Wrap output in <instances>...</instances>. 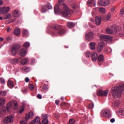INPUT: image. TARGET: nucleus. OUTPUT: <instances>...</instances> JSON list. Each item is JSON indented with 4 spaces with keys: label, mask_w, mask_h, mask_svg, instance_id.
Wrapping results in <instances>:
<instances>
[{
    "label": "nucleus",
    "mask_w": 124,
    "mask_h": 124,
    "mask_svg": "<svg viewBox=\"0 0 124 124\" xmlns=\"http://www.w3.org/2000/svg\"><path fill=\"white\" fill-rule=\"evenodd\" d=\"M3 38H2V37H0V41L1 42H2V41H3Z\"/></svg>",
    "instance_id": "338daca9"
},
{
    "label": "nucleus",
    "mask_w": 124,
    "mask_h": 124,
    "mask_svg": "<svg viewBox=\"0 0 124 124\" xmlns=\"http://www.w3.org/2000/svg\"><path fill=\"white\" fill-rule=\"evenodd\" d=\"M21 16V13L18 10H15L14 12V17L16 18H19Z\"/></svg>",
    "instance_id": "a211bd4d"
},
{
    "label": "nucleus",
    "mask_w": 124,
    "mask_h": 124,
    "mask_svg": "<svg viewBox=\"0 0 124 124\" xmlns=\"http://www.w3.org/2000/svg\"><path fill=\"white\" fill-rule=\"evenodd\" d=\"M20 49V45L19 44H16L11 49V54L12 56H15L17 53V51L18 49Z\"/></svg>",
    "instance_id": "39448f33"
},
{
    "label": "nucleus",
    "mask_w": 124,
    "mask_h": 124,
    "mask_svg": "<svg viewBox=\"0 0 124 124\" xmlns=\"http://www.w3.org/2000/svg\"><path fill=\"white\" fill-rule=\"evenodd\" d=\"M67 27H68L69 29H72V28H74V27H75V23L71 22H68L67 23Z\"/></svg>",
    "instance_id": "aec40b11"
},
{
    "label": "nucleus",
    "mask_w": 124,
    "mask_h": 124,
    "mask_svg": "<svg viewBox=\"0 0 124 124\" xmlns=\"http://www.w3.org/2000/svg\"><path fill=\"white\" fill-rule=\"evenodd\" d=\"M110 121V123H115V119L114 118L111 119Z\"/></svg>",
    "instance_id": "052dcab7"
},
{
    "label": "nucleus",
    "mask_w": 124,
    "mask_h": 124,
    "mask_svg": "<svg viewBox=\"0 0 124 124\" xmlns=\"http://www.w3.org/2000/svg\"><path fill=\"white\" fill-rule=\"evenodd\" d=\"M69 123L70 124H73L75 123V120L74 119H70Z\"/></svg>",
    "instance_id": "09e8293b"
},
{
    "label": "nucleus",
    "mask_w": 124,
    "mask_h": 124,
    "mask_svg": "<svg viewBox=\"0 0 124 124\" xmlns=\"http://www.w3.org/2000/svg\"><path fill=\"white\" fill-rule=\"evenodd\" d=\"M34 62H35V60H34V59H33L31 60V63H34Z\"/></svg>",
    "instance_id": "774afa93"
},
{
    "label": "nucleus",
    "mask_w": 124,
    "mask_h": 124,
    "mask_svg": "<svg viewBox=\"0 0 124 124\" xmlns=\"http://www.w3.org/2000/svg\"><path fill=\"white\" fill-rule=\"evenodd\" d=\"M101 115L102 117H105L107 119H110L112 117L111 111L109 108H105L103 109L101 112Z\"/></svg>",
    "instance_id": "7ed1b4c3"
},
{
    "label": "nucleus",
    "mask_w": 124,
    "mask_h": 124,
    "mask_svg": "<svg viewBox=\"0 0 124 124\" xmlns=\"http://www.w3.org/2000/svg\"><path fill=\"white\" fill-rule=\"evenodd\" d=\"M12 107V104H11V103H8L6 106V109H7V112H8L9 113H10V112H11V110Z\"/></svg>",
    "instance_id": "412c9836"
},
{
    "label": "nucleus",
    "mask_w": 124,
    "mask_h": 124,
    "mask_svg": "<svg viewBox=\"0 0 124 124\" xmlns=\"http://www.w3.org/2000/svg\"><path fill=\"white\" fill-rule=\"evenodd\" d=\"M48 85L45 84L43 87V91H47V90H48Z\"/></svg>",
    "instance_id": "37998d69"
},
{
    "label": "nucleus",
    "mask_w": 124,
    "mask_h": 124,
    "mask_svg": "<svg viewBox=\"0 0 124 124\" xmlns=\"http://www.w3.org/2000/svg\"><path fill=\"white\" fill-rule=\"evenodd\" d=\"M10 18H11V15L8 14V15L5 16V17L4 18V19L5 20H8V19H10Z\"/></svg>",
    "instance_id": "58836bf2"
},
{
    "label": "nucleus",
    "mask_w": 124,
    "mask_h": 124,
    "mask_svg": "<svg viewBox=\"0 0 124 124\" xmlns=\"http://www.w3.org/2000/svg\"><path fill=\"white\" fill-rule=\"evenodd\" d=\"M37 97H38V98H39V99H41V98H42V96H41L40 94H38L37 95Z\"/></svg>",
    "instance_id": "4d7b16f0"
},
{
    "label": "nucleus",
    "mask_w": 124,
    "mask_h": 124,
    "mask_svg": "<svg viewBox=\"0 0 124 124\" xmlns=\"http://www.w3.org/2000/svg\"><path fill=\"white\" fill-rule=\"evenodd\" d=\"M0 94L2 95V96H6L7 95V92L6 91H1L0 92Z\"/></svg>",
    "instance_id": "72a5a7b5"
},
{
    "label": "nucleus",
    "mask_w": 124,
    "mask_h": 124,
    "mask_svg": "<svg viewBox=\"0 0 124 124\" xmlns=\"http://www.w3.org/2000/svg\"><path fill=\"white\" fill-rule=\"evenodd\" d=\"M4 122H5L6 124H9L14 122V116L13 115H9L7 116L4 119Z\"/></svg>",
    "instance_id": "1a4fd4ad"
},
{
    "label": "nucleus",
    "mask_w": 124,
    "mask_h": 124,
    "mask_svg": "<svg viewBox=\"0 0 124 124\" xmlns=\"http://www.w3.org/2000/svg\"><path fill=\"white\" fill-rule=\"evenodd\" d=\"M27 54V49H26V48H22L19 51V56H20L21 57H25Z\"/></svg>",
    "instance_id": "ddd939ff"
},
{
    "label": "nucleus",
    "mask_w": 124,
    "mask_h": 124,
    "mask_svg": "<svg viewBox=\"0 0 124 124\" xmlns=\"http://www.w3.org/2000/svg\"><path fill=\"white\" fill-rule=\"evenodd\" d=\"M100 39H101V40L107 41V42H112V41H113V38L107 35H100Z\"/></svg>",
    "instance_id": "20e7f679"
},
{
    "label": "nucleus",
    "mask_w": 124,
    "mask_h": 124,
    "mask_svg": "<svg viewBox=\"0 0 124 124\" xmlns=\"http://www.w3.org/2000/svg\"><path fill=\"white\" fill-rule=\"evenodd\" d=\"M49 117V115L48 114H42V119H43V121H44L45 120H48V118Z\"/></svg>",
    "instance_id": "c756f323"
},
{
    "label": "nucleus",
    "mask_w": 124,
    "mask_h": 124,
    "mask_svg": "<svg viewBox=\"0 0 124 124\" xmlns=\"http://www.w3.org/2000/svg\"><path fill=\"white\" fill-rule=\"evenodd\" d=\"M10 10V7H4L0 10V12L1 14H4V13H7Z\"/></svg>",
    "instance_id": "4468645a"
},
{
    "label": "nucleus",
    "mask_w": 124,
    "mask_h": 124,
    "mask_svg": "<svg viewBox=\"0 0 124 124\" xmlns=\"http://www.w3.org/2000/svg\"><path fill=\"white\" fill-rule=\"evenodd\" d=\"M63 0H59V4H61V3H62V1H63Z\"/></svg>",
    "instance_id": "69168bd1"
},
{
    "label": "nucleus",
    "mask_w": 124,
    "mask_h": 124,
    "mask_svg": "<svg viewBox=\"0 0 124 124\" xmlns=\"http://www.w3.org/2000/svg\"><path fill=\"white\" fill-rule=\"evenodd\" d=\"M10 62L11 63H12L13 64H17V63L18 62H19V60L17 58L13 59H11L9 60Z\"/></svg>",
    "instance_id": "4be33fe9"
},
{
    "label": "nucleus",
    "mask_w": 124,
    "mask_h": 124,
    "mask_svg": "<svg viewBox=\"0 0 124 124\" xmlns=\"http://www.w3.org/2000/svg\"><path fill=\"white\" fill-rule=\"evenodd\" d=\"M8 86L9 88H13V86H14V83H13V81L9 80L8 81Z\"/></svg>",
    "instance_id": "c85d7f7f"
},
{
    "label": "nucleus",
    "mask_w": 124,
    "mask_h": 124,
    "mask_svg": "<svg viewBox=\"0 0 124 124\" xmlns=\"http://www.w3.org/2000/svg\"><path fill=\"white\" fill-rule=\"evenodd\" d=\"M85 56L87 58H90V56H91V52L90 51H88L85 52Z\"/></svg>",
    "instance_id": "79ce46f5"
},
{
    "label": "nucleus",
    "mask_w": 124,
    "mask_h": 124,
    "mask_svg": "<svg viewBox=\"0 0 124 124\" xmlns=\"http://www.w3.org/2000/svg\"><path fill=\"white\" fill-rule=\"evenodd\" d=\"M116 10V8L115 7H112L111 9V12H114Z\"/></svg>",
    "instance_id": "6e6d98bb"
},
{
    "label": "nucleus",
    "mask_w": 124,
    "mask_h": 124,
    "mask_svg": "<svg viewBox=\"0 0 124 124\" xmlns=\"http://www.w3.org/2000/svg\"><path fill=\"white\" fill-rule=\"evenodd\" d=\"M54 13H61L63 17H67L70 14V10L67 7L65 3H62L61 6L56 5L54 7Z\"/></svg>",
    "instance_id": "f257e3e1"
},
{
    "label": "nucleus",
    "mask_w": 124,
    "mask_h": 124,
    "mask_svg": "<svg viewBox=\"0 0 124 124\" xmlns=\"http://www.w3.org/2000/svg\"><path fill=\"white\" fill-rule=\"evenodd\" d=\"M14 105L15 106L14 109L17 110V109H18V103H17V101H14Z\"/></svg>",
    "instance_id": "4c0bfd02"
},
{
    "label": "nucleus",
    "mask_w": 124,
    "mask_h": 124,
    "mask_svg": "<svg viewBox=\"0 0 124 124\" xmlns=\"http://www.w3.org/2000/svg\"><path fill=\"white\" fill-rule=\"evenodd\" d=\"M58 29L59 30L58 32V35H63L65 33V30L63 29V27L60 25L58 26Z\"/></svg>",
    "instance_id": "f8f14e48"
},
{
    "label": "nucleus",
    "mask_w": 124,
    "mask_h": 124,
    "mask_svg": "<svg viewBox=\"0 0 124 124\" xmlns=\"http://www.w3.org/2000/svg\"><path fill=\"white\" fill-rule=\"evenodd\" d=\"M99 11H100L102 13H105L106 12L105 9L104 8H100Z\"/></svg>",
    "instance_id": "49530a36"
},
{
    "label": "nucleus",
    "mask_w": 124,
    "mask_h": 124,
    "mask_svg": "<svg viewBox=\"0 0 124 124\" xmlns=\"http://www.w3.org/2000/svg\"><path fill=\"white\" fill-rule=\"evenodd\" d=\"M111 18H112V14L110 13H109L107 14V21H110V20L111 19Z\"/></svg>",
    "instance_id": "473e14b6"
},
{
    "label": "nucleus",
    "mask_w": 124,
    "mask_h": 124,
    "mask_svg": "<svg viewBox=\"0 0 124 124\" xmlns=\"http://www.w3.org/2000/svg\"><path fill=\"white\" fill-rule=\"evenodd\" d=\"M96 1L95 0H88L87 3L88 4H92V5H93V6H95Z\"/></svg>",
    "instance_id": "b1692460"
},
{
    "label": "nucleus",
    "mask_w": 124,
    "mask_h": 124,
    "mask_svg": "<svg viewBox=\"0 0 124 124\" xmlns=\"http://www.w3.org/2000/svg\"><path fill=\"white\" fill-rule=\"evenodd\" d=\"M5 102L6 101L5 99H4V98L0 97V107L3 106V105L5 104Z\"/></svg>",
    "instance_id": "a878e982"
},
{
    "label": "nucleus",
    "mask_w": 124,
    "mask_h": 124,
    "mask_svg": "<svg viewBox=\"0 0 124 124\" xmlns=\"http://www.w3.org/2000/svg\"><path fill=\"white\" fill-rule=\"evenodd\" d=\"M43 124H48V120H45L42 121Z\"/></svg>",
    "instance_id": "3c124183"
},
{
    "label": "nucleus",
    "mask_w": 124,
    "mask_h": 124,
    "mask_svg": "<svg viewBox=\"0 0 124 124\" xmlns=\"http://www.w3.org/2000/svg\"><path fill=\"white\" fill-rule=\"evenodd\" d=\"M14 33L15 34V35H19V34L21 33V31H20L19 29L16 28L14 31Z\"/></svg>",
    "instance_id": "393cba45"
},
{
    "label": "nucleus",
    "mask_w": 124,
    "mask_h": 124,
    "mask_svg": "<svg viewBox=\"0 0 124 124\" xmlns=\"http://www.w3.org/2000/svg\"><path fill=\"white\" fill-rule=\"evenodd\" d=\"M95 23L98 25L101 24V18L100 17L97 16L95 17Z\"/></svg>",
    "instance_id": "5701e85b"
},
{
    "label": "nucleus",
    "mask_w": 124,
    "mask_h": 124,
    "mask_svg": "<svg viewBox=\"0 0 124 124\" xmlns=\"http://www.w3.org/2000/svg\"><path fill=\"white\" fill-rule=\"evenodd\" d=\"M48 9H53V7H52V5L50 3H48L46 6H44L42 7L41 10L42 13H45Z\"/></svg>",
    "instance_id": "6e6552de"
},
{
    "label": "nucleus",
    "mask_w": 124,
    "mask_h": 124,
    "mask_svg": "<svg viewBox=\"0 0 124 124\" xmlns=\"http://www.w3.org/2000/svg\"><path fill=\"white\" fill-rule=\"evenodd\" d=\"M98 62H103L104 61V57L102 55H100L98 58Z\"/></svg>",
    "instance_id": "2f4dec72"
},
{
    "label": "nucleus",
    "mask_w": 124,
    "mask_h": 124,
    "mask_svg": "<svg viewBox=\"0 0 124 124\" xmlns=\"http://www.w3.org/2000/svg\"><path fill=\"white\" fill-rule=\"evenodd\" d=\"M94 106L93 104H90L88 106V108H89V109H93V108Z\"/></svg>",
    "instance_id": "8fccbe9b"
},
{
    "label": "nucleus",
    "mask_w": 124,
    "mask_h": 124,
    "mask_svg": "<svg viewBox=\"0 0 124 124\" xmlns=\"http://www.w3.org/2000/svg\"><path fill=\"white\" fill-rule=\"evenodd\" d=\"M55 103L56 104V105H59V104H60V101H59V100H56L55 101Z\"/></svg>",
    "instance_id": "13d9d810"
},
{
    "label": "nucleus",
    "mask_w": 124,
    "mask_h": 124,
    "mask_svg": "<svg viewBox=\"0 0 124 124\" xmlns=\"http://www.w3.org/2000/svg\"><path fill=\"white\" fill-rule=\"evenodd\" d=\"M35 124H39L40 123V118L39 117H36L33 121Z\"/></svg>",
    "instance_id": "7c9ffc66"
},
{
    "label": "nucleus",
    "mask_w": 124,
    "mask_h": 124,
    "mask_svg": "<svg viewBox=\"0 0 124 124\" xmlns=\"http://www.w3.org/2000/svg\"><path fill=\"white\" fill-rule=\"evenodd\" d=\"M11 31V29L10 28V27H8V29H7V32H9V31Z\"/></svg>",
    "instance_id": "680f3d73"
},
{
    "label": "nucleus",
    "mask_w": 124,
    "mask_h": 124,
    "mask_svg": "<svg viewBox=\"0 0 124 124\" xmlns=\"http://www.w3.org/2000/svg\"><path fill=\"white\" fill-rule=\"evenodd\" d=\"M104 47V43L100 42L99 43L98 47H97V51L99 52H100L102 50H103V47Z\"/></svg>",
    "instance_id": "dca6fc26"
},
{
    "label": "nucleus",
    "mask_w": 124,
    "mask_h": 124,
    "mask_svg": "<svg viewBox=\"0 0 124 124\" xmlns=\"http://www.w3.org/2000/svg\"><path fill=\"white\" fill-rule=\"evenodd\" d=\"M34 116V114H33V112H29L28 115H27L26 117H28L29 118H32Z\"/></svg>",
    "instance_id": "ea45409f"
},
{
    "label": "nucleus",
    "mask_w": 124,
    "mask_h": 124,
    "mask_svg": "<svg viewBox=\"0 0 124 124\" xmlns=\"http://www.w3.org/2000/svg\"><path fill=\"white\" fill-rule=\"evenodd\" d=\"M120 105V101L118 100L115 101L113 104V106H114V108H117Z\"/></svg>",
    "instance_id": "cd10ccee"
},
{
    "label": "nucleus",
    "mask_w": 124,
    "mask_h": 124,
    "mask_svg": "<svg viewBox=\"0 0 124 124\" xmlns=\"http://www.w3.org/2000/svg\"><path fill=\"white\" fill-rule=\"evenodd\" d=\"M22 70L23 71H28V70H29V68L27 67H23Z\"/></svg>",
    "instance_id": "603ef678"
},
{
    "label": "nucleus",
    "mask_w": 124,
    "mask_h": 124,
    "mask_svg": "<svg viewBox=\"0 0 124 124\" xmlns=\"http://www.w3.org/2000/svg\"><path fill=\"white\" fill-rule=\"evenodd\" d=\"M25 81L26 83H29V82H30V78H25Z\"/></svg>",
    "instance_id": "864d4df0"
},
{
    "label": "nucleus",
    "mask_w": 124,
    "mask_h": 124,
    "mask_svg": "<svg viewBox=\"0 0 124 124\" xmlns=\"http://www.w3.org/2000/svg\"><path fill=\"white\" fill-rule=\"evenodd\" d=\"M91 50H94L95 49V43L91 42L89 44Z\"/></svg>",
    "instance_id": "bb28decb"
},
{
    "label": "nucleus",
    "mask_w": 124,
    "mask_h": 124,
    "mask_svg": "<svg viewBox=\"0 0 124 124\" xmlns=\"http://www.w3.org/2000/svg\"><path fill=\"white\" fill-rule=\"evenodd\" d=\"M117 30H118V27H111L108 28L106 29V31L108 34H111V33H114V32H117Z\"/></svg>",
    "instance_id": "423d86ee"
},
{
    "label": "nucleus",
    "mask_w": 124,
    "mask_h": 124,
    "mask_svg": "<svg viewBox=\"0 0 124 124\" xmlns=\"http://www.w3.org/2000/svg\"><path fill=\"white\" fill-rule=\"evenodd\" d=\"M73 8H74V9H76L78 8V4H76V6H74Z\"/></svg>",
    "instance_id": "bf43d9fd"
},
{
    "label": "nucleus",
    "mask_w": 124,
    "mask_h": 124,
    "mask_svg": "<svg viewBox=\"0 0 124 124\" xmlns=\"http://www.w3.org/2000/svg\"><path fill=\"white\" fill-rule=\"evenodd\" d=\"M24 110H25V105H23V107H21L20 108H19V113H23V112H24Z\"/></svg>",
    "instance_id": "a19ab883"
},
{
    "label": "nucleus",
    "mask_w": 124,
    "mask_h": 124,
    "mask_svg": "<svg viewBox=\"0 0 124 124\" xmlns=\"http://www.w3.org/2000/svg\"><path fill=\"white\" fill-rule=\"evenodd\" d=\"M20 124H27V123L24 121H21L20 122Z\"/></svg>",
    "instance_id": "e2e57ef3"
},
{
    "label": "nucleus",
    "mask_w": 124,
    "mask_h": 124,
    "mask_svg": "<svg viewBox=\"0 0 124 124\" xmlns=\"http://www.w3.org/2000/svg\"><path fill=\"white\" fill-rule=\"evenodd\" d=\"M124 14V8H122V10L120 11V16H123Z\"/></svg>",
    "instance_id": "de8ad7c7"
},
{
    "label": "nucleus",
    "mask_w": 124,
    "mask_h": 124,
    "mask_svg": "<svg viewBox=\"0 0 124 124\" xmlns=\"http://www.w3.org/2000/svg\"><path fill=\"white\" fill-rule=\"evenodd\" d=\"M117 113L120 118H124V108L119 109Z\"/></svg>",
    "instance_id": "2eb2a0df"
},
{
    "label": "nucleus",
    "mask_w": 124,
    "mask_h": 124,
    "mask_svg": "<svg viewBox=\"0 0 124 124\" xmlns=\"http://www.w3.org/2000/svg\"><path fill=\"white\" fill-rule=\"evenodd\" d=\"M124 91V84H120L119 87H113L111 88V93L114 98H120L122 95V92Z\"/></svg>",
    "instance_id": "f03ea898"
},
{
    "label": "nucleus",
    "mask_w": 124,
    "mask_h": 124,
    "mask_svg": "<svg viewBox=\"0 0 124 124\" xmlns=\"http://www.w3.org/2000/svg\"><path fill=\"white\" fill-rule=\"evenodd\" d=\"M22 33L25 35V36H28L29 35V32L26 30H24L22 31Z\"/></svg>",
    "instance_id": "e433bc0d"
},
{
    "label": "nucleus",
    "mask_w": 124,
    "mask_h": 124,
    "mask_svg": "<svg viewBox=\"0 0 124 124\" xmlns=\"http://www.w3.org/2000/svg\"><path fill=\"white\" fill-rule=\"evenodd\" d=\"M29 88L31 90V91H32V90H33V89H34V85H33L32 84H30L29 86Z\"/></svg>",
    "instance_id": "a18cd8bd"
},
{
    "label": "nucleus",
    "mask_w": 124,
    "mask_h": 124,
    "mask_svg": "<svg viewBox=\"0 0 124 124\" xmlns=\"http://www.w3.org/2000/svg\"><path fill=\"white\" fill-rule=\"evenodd\" d=\"M0 116H4L5 115H6V110H5V107L0 108Z\"/></svg>",
    "instance_id": "f3484780"
},
{
    "label": "nucleus",
    "mask_w": 124,
    "mask_h": 124,
    "mask_svg": "<svg viewBox=\"0 0 124 124\" xmlns=\"http://www.w3.org/2000/svg\"><path fill=\"white\" fill-rule=\"evenodd\" d=\"M0 82L1 84H2L3 85L5 84V80H4V78H0Z\"/></svg>",
    "instance_id": "c03bdc74"
},
{
    "label": "nucleus",
    "mask_w": 124,
    "mask_h": 124,
    "mask_svg": "<svg viewBox=\"0 0 124 124\" xmlns=\"http://www.w3.org/2000/svg\"><path fill=\"white\" fill-rule=\"evenodd\" d=\"M110 1L109 0H100L98 1V5L100 6H107V5H109L110 4Z\"/></svg>",
    "instance_id": "0eeeda50"
},
{
    "label": "nucleus",
    "mask_w": 124,
    "mask_h": 124,
    "mask_svg": "<svg viewBox=\"0 0 124 124\" xmlns=\"http://www.w3.org/2000/svg\"><path fill=\"white\" fill-rule=\"evenodd\" d=\"M27 62H28L27 59H24L21 61V63L23 65L27 64Z\"/></svg>",
    "instance_id": "f704fd0d"
},
{
    "label": "nucleus",
    "mask_w": 124,
    "mask_h": 124,
    "mask_svg": "<svg viewBox=\"0 0 124 124\" xmlns=\"http://www.w3.org/2000/svg\"><path fill=\"white\" fill-rule=\"evenodd\" d=\"M30 46H31V44H30V43L29 42H26L23 44V47H30Z\"/></svg>",
    "instance_id": "c9c22d12"
},
{
    "label": "nucleus",
    "mask_w": 124,
    "mask_h": 124,
    "mask_svg": "<svg viewBox=\"0 0 124 124\" xmlns=\"http://www.w3.org/2000/svg\"><path fill=\"white\" fill-rule=\"evenodd\" d=\"M3 3V1H2V0H0V5H2Z\"/></svg>",
    "instance_id": "0e129e2a"
},
{
    "label": "nucleus",
    "mask_w": 124,
    "mask_h": 124,
    "mask_svg": "<svg viewBox=\"0 0 124 124\" xmlns=\"http://www.w3.org/2000/svg\"><path fill=\"white\" fill-rule=\"evenodd\" d=\"M108 92V90H99L97 93V94L99 96H107Z\"/></svg>",
    "instance_id": "9b49d317"
},
{
    "label": "nucleus",
    "mask_w": 124,
    "mask_h": 124,
    "mask_svg": "<svg viewBox=\"0 0 124 124\" xmlns=\"http://www.w3.org/2000/svg\"><path fill=\"white\" fill-rule=\"evenodd\" d=\"M92 59L93 62H95L97 60V53L96 52H93L92 53Z\"/></svg>",
    "instance_id": "6ab92c4d"
},
{
    "label": "nucleus",
    "mask_w": 124,
    "mask_h": 124,
    "mask_svg": "<svg viewBox=\"0 0 124 124\" xmlns=\"http://www.w3.org/2000/svg\"><path fill=\"white\" fill-rule=\"evenodd\" d=\"M27 116H29V114H26V116H25V120H26V121H29V119H31V117H29Z\"/></svg>",
    "instance_id": "5fc2aeb1"
},
{
    "label": "nucleus",
    "mask_w": 124,
    "mask_h": 124,
    "mask_svg": "<svg viewBox=\"0 0 124 124\" xmlns=\"http://www.w3.org/2000/svg\"><path fill=\"white\" fill-rule=\"evenodd\" d=\"M93 38V33L92 32H89L86 33L85 35V40L86 41L89 42L91 41Z\"/></svg>",
    "instance_id": "9d476101"
}]
</instances>
